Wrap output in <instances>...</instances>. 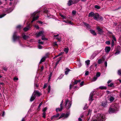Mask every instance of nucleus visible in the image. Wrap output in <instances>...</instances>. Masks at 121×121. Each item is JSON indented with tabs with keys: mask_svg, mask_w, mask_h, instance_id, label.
Segmentation results:
<instances>
[{
	"mask_svg": "<svg viewBox=\"0 0 121 121\" xmlns=\"http://www.w3.org/2000/svg\"><path fill=\"white\" fill-rule=\"evenodd\" d=\"M41 93L38 91L35 90L33 92L32 95L30 99V101H32L37 96L39 97L41 95Z\"/></svg>",
	"mask_w": 121,
	"mask_h": 121,
	"instance_id": "obj_1",
	"label": "nucleus"
},
{
	"mask_svg": "<svg viewBox=\"0 0 121 121\" xmlns=\"http://www.w3.org/2000/svg\"><path fill=\"white\" fill-rule=\"evenodd\" d=\"M39 11H36L31 14V17L32 18L31 22V23L37 20L39 17Z\"/></svg>",
	"mask_w": 121,
	"mask_h": 121,
	"instance_id": "obj_2",
	"label": "nucleus"
},
{
	"mask_svg": "<svg viewBox=\"0 0 121 121\" xmlns=\"http://www.w3.org/2000/svg\"><path fill=\"white\" fill-rule=\"evenodd\" d=\"M96 117L97 119H95L93 121H103L105 118V117L102 114H98Z\"/></svg>",
	"mask_w": 121,
	"mask_h": 121,
	"instance_id": "obj_3",
	"label": "nucleus"
},
{
	"mask_svg": "<svg viewBox=\"0 0 121 121\" xmlns=\"http://www.w3.org/2000/svg\"><path fill=\"white\" fill-rule=\"evenodd\" d=\"M94 20L97 21H102L103 20V18L99 15V14L97 13H95L93 17Z\"/></svg>",
	"mask_w": 121,
	"mask_h": 121,
	"instance_id": "obj_4",
	"label": "nucleus"
},
{
	"mask_svg": "<svg viewBox=\"0 0 121 121\" xmlns=\"http://www.w3.org/2000/svg\"><path fill=\"white\" fill-rule=\"evenodd\" d=\"M65 101L64 104L65 108L68 109L69 108L71 105V102L68 99H65Z\"/></svg>",
	"mask_w": 121,
	"mask_h": 121,
	"instance_id": "obj_5",
	"label": "nucleus"
},
{
	"mask_svg": "<svg viewBox=\"0 0 121 121\" xmlns=\"http://www.w3.org/2000/svg\"><path fill=\"white\" fill-rule=\"evenodd\" d=\"M21 37L17 35V33L16 32H15L13 36V39L14 41L19 40Z\"/></svg>",
	"mask_w": 121,
	"mask_h": 121,
	"instance_id": "obj_6",
	"label": "nucleus"
},
{
	"mask_svg": "<svg viewBox=\"0 0 121 121\" xmlns=\"http://www.w3.org/2000/svg\"><path fill=\"white\" fill-rule=\"evenodd\" d=\"M69 115V114L68 113H66L65 114L64 113H62L59 117V119L62 118L63 117H64L65 118H67Z\"/></svg>",
	"mask_w": 121,
	"mask_h": 121,
	"instance_id": "obj_7",
	"label": "nucleus"
},
{
	"mask_svg": "<svg viewBox=\"0 0 121 121\" xmlns=\"http://www.w3.org/2000/svg\"><path fill=\"white\" fill-rule=\"evenodd\" d=\"M44 32L43 31H41L39 32L38 33L36 34V37L38 38L39 37L42 36L43 35Z\"/></svg>",
	"mask_w": 121,
	"mask_h": 121,
	"instance_id": "obj_8",
	"label": "nucleus"
},
{
	"mask_svg": "<svg viewBox=\"0 0 121 121\" xmlns=\"http://www.w3.org/2000/svg\"><path fill=\"white\" fill-rule=\"evenodd\" d=\"M93 93H94L91 92L89 98V100L90 101H92L93 100V98L94 97H93L94 95Z\"/></svg>",
	"mask_w": 121,
	"mask_h": 121,
	"instance_id": "obj_9",
	"label": "nucleus"
},
{
	"mask_svg": "<svg viewBox=\"0 0 121 121\" xmlns=\"http://www.w3.org/2000/svg\"><path fill=\"white\" fill-rule=\"evenodd\" d=\"M115 111V110L114 108H110L109 109V113L114 112Z\"/></svg>",
	"mask_w": 121,
	"mask_h": 121,
	"instance_id": "obj_10",
	"label": "nucleus"
},
{
	"mask_svg": "<svg viewBox=\"0 0 121 121\" xmlns=\"http://www.w3.org/2000/svg\"><path fill=\"white\" fill-rule=\"evenodd\" d=\"M48 57V56L47 55H46L44 56L41 59V60L39 62L40 63H41L42 62H44L46 59Z\"/></svg>",
	"mask_w": 121,
	"mask_h": 121,
	"instance_id": "obj_11",
	"label": "nucleus"
},
{
	"mask_svg": "<svg viewBox=\"0 0 121 121\" xmlns=\"http://www.w3.org/2000/svg\"><path fill=\"white\" fill-rule=\"evenodd\" d=\"M95 14V13L93 12H91L90 13H89L88 15V17H93Z\"/></svg>",
	"mask_w": 121,
	"mask_h": 121,
	"instance_id": "obj_12",
	"label": "nucleus"
},
{
	"mask_svg": "<svg viewBox=\"0 0 121 121\" xmlns=\"http://www.w3.org/2000/svg\"><path fill=\"white\" fill-rule=\"evenodd\" d=\"M31 27L30 25H29L28 26H27L26 27L24 28V30L25 31H26L28 30H29Z\"/></svg>",
	"mask_w": 121,
	"mask_h": 121,
	"instance_id": "obj_13",
	"label": "nucleus"
},
{
	"mask_svg": "<svg viewBox=\"0 0 121 121\" xmlns=\"http://www.w3.org/2000/svg\"><path fill=\"white\" fill-rule=\"evenodd\" d=\"M73 4H74L73 1L71 0H69L67 4L69 6H70Z\"/></svg>",
	"mask_w": 121,
	"mask_h": 121,
	"instance_id": "obj_14",
	"label": "nucleus"
},
{
	"mask_svg": "<svg viewBox=\"0 0 121 121\" xmlns=\"http://www.w3.org/2000/svg\"><path fill=\"white\" fill-rule=\"evenodd\" d=\"M63 109V106H60V108H57L56 109V111L57 112H59L61 111H62Z\"/></svg>",
	"mask_w": 121,
	"mask_h": 121,
	"instance_id": "obj_15",
	"label": "nucleus"
},
{
	"mask_svg": "<svg viewBox=\"0 0 121 121\" xmlns=\"http://www.w3.org/2000/svg\"><path fill=\"white\" fill-rule=\"evenodd\" d=\"M110 50V48L109 47H106L105 48V50L106 52H108Z\"/></svg>",
	"mask_w": 121,
	"mask_h": 121,
	"instance_id": "obj_16",
	"label": "nucleus"
},
{
	"mask_svg": "<svg viewBox=\"0 0 121 121\" xmlns=\"http://www.w3.org/2000/svg\"><path fill=\"white\" fill-rule=\"evenodd\" d=\"M65 73L66 75H67L69 72L71 70L69 69L68 68H66L65 69Z\"/></svg>",
	"mask_w": 121,
	"mask_h": 121,
	"instance_id": "obj_17",
	"label": "nucleus"
},
{
	"mask_svg": "<svg viewBox=\"0 0 121 121\" xmlns=\"http://www.w3.org/2000/svg\"><path fill=\"white\" fill-rule=\"evenodd\" d=\"M22 36L23 39L25 40L27 39L29 37L28 36H26L24 34H22Z\"/></svg>",
	"mask_w": 121,
	"mask_h": 121,
	"instance_id": "obj_18",
	"label": "nucleus"
},
{
	"mask_svg": "<svg viewBox=\"0 0 121 121\" xmlns=\"http://www.w3.org/2000/svg\"><path fill=\"white\" fill-rule=\"evenodd\" d=\"M97 29L99 32L100 33H103V32L102 29L99 27H97Z\"/></svg>",
	"mask_w": 121,
	"mask_h": 121,
	"instance_id": "obj_19",
	"label": "nucleus"
},
{
	"mask_svg": "<svg viewBox=\"0 0 121 121\" xmlns=\"http://www.w3.org/2000/svg\"><path fill=\"white\" fill-rule=\"evenodd\" d=\"M91 33L94 35H96V33L94 31L92 30H90Z\"/></svg>",
	"mask_w": 121,
	"mask_h": 121,
	"instance_id": "obj_20",
	"label": "nucleus"
},
{
	"mask_svg": "<svg viewBox=\"0 0 121 121\" xmlns=\"http://www.w3.org/2000/svg\"><path fill=\"white\" fill-rule=\"evenodd\" d=\"M99 88L101 90L106 89H107V87L106 86H100Z\"/></svg>",
	"mask_w": 121,
	"mask_h": 121,
	"instance_id": "obj_21",
	"label": "nucleus"
},
{
	"mask_svg": "<svg viewBox=\"0 0 121 121\" xmlns=\"http://www.w3.org/2000/svg\"><path fill=\"white\" fill-rule=\"evenodd\" d=\"M59 116L60 114L59 113H57L56 115H55L52 117L51 118L52 119H53L55 117H58Z\"/></svg>",
	"mask_w": 121,
	"mask_h": 121,
	"instance_id": "obj_22",
	"label": "nucleus"
},
{
	"mask_svg": "<svg viewBox=\"0 0 121 121\" xmlns=\"http://www.w3.org/2000/svg\"><path fill=\"white\" fill-rule=\"evenodd\" d=\"M81 82V80H76L75 81L74 84H77V83L78 82L79 83L80 82Z\"/></svg>",
	"mask_w": 121,
	"mask_h": 121,
	"instance_id": "obj_23",
	"label": "nucleus"
},
{
	"mask_svg": "<svg viewBox=\"0 0 121 121\" xmlns=\"http://www.w3.org/2000/svg\"><path fill=\"white\" fill-rule=\"evenodd\" d=\"M114 98L112 96H111L109 99V100L111 102H112L114 100Z\"/></svg>",
	"mask_w": 121,
	"mask_h": 121,
	"instance_id": "obj_24",
	"label": "nucleus"
},
{
	"mask_svg": "<svg viewBox=\"0 0 121 121\" xmlns=\"http://www.w3.org/2000/svg\"><path fill=\"white\" fill-rule=\"evenodd\" d=\"M84 26L87 28H90V26L87 23H84Z\"/></svg>",
	"mask_w": 121,
	"mask_h": 121,
	"instance_id": "obj_25",
	"label": "nucleus"
},
{
	"mask_svg": "<svg viewBox=\"0 0 121 121\" xmlns=\"http://www.w3.org/2000/svg\"><path fill=\"white\" fill-rule=\"evenodd\" d=\"M117 74L121 76V69L118 70L117 72Z\"/></svg>",
	"mask_w": 121,
	"mask_h": 121,
	"instance_id": "obj_26",
	"label": "nucleus"
},
{
	"mask_svg": "<svg viewBox=\"0 0 121 121\" xmlns=\"http://www.w3.org/2000/svg\"><path fill=\"white\" fill-rule=\"evenodd\" d=\"M69 49L68 48H64V51L65 52L67 53H68L69 51Z\"/></svg>",
	"mask_w": 121,
	"mask_h": 121,
	"instance_id": "obj_27",
	"label": "nucleus"
},
{
	"mask_svg": "<svg viewBox=\"0 0 121 121\" xmlns=\"http://www.w3.org/2000/svg\"><path fill=\"white\" fill-rule=\"evenodd\" d=\"M114 83H111L110 84H108V86L110 87H111L114 86Z\"/></svg>",
	"mask_w": 121,
	"mask_h": 121,
	"instance_id": "obj_28",
	"label": "nucleus"
},
{
	"mask_svg": "<svg viewBox=\"0 0 121 121\" xmlns=\"http://www.w3.org/2000/svg\"><path fill=\"white\" fill-rule=\"evenodd\" d=\"M42 40H47L48 39L47 38H45V36L43 35L42 36Z\"/></svg>",
	"mask_w": 121,
	"mask_h": 121,
	"instance_id": "obj_29",
	"label": "nucleus"
},
{
	"mask_svg": "<svg viewBox=\"0 0 121 121\" xmlns=\"http://www.w3.org/2000/svg\"><path fill=\"white\" fill-rule=\"evenodd\" d=\"M48 93H49L51 90V87L50 86H48Z\"/></svg>",
	"mask_w": 121,
	"mask_h": 121,
	"instance_id": "obj_30",
	"label": "nucleus"
},
{
	"mask_svg": "<svg viewBox=\"0 0 121 121\" xmlns=\"http://www.w3.org/2000/svg\"><path fill=\"white\" fill-rule=\"evenodd\" d=\"M90 61L89 60H88L85 61V63L87 65H88L90 64Z\"/></svg>",
	"mask_w": 121,
	"mask_h": 121,
	"instance_id": "obj_31",
	"label": "nucleus"
},
{
	"mask_svg": "<svg viewBox=\"0 0 121 121\" xmlns=\"http://www.w3.org/2000/svg\"><path fill=\"white\" fill-rule=\"evenodd\" d=\"M106 103L105 102H103L102 104V106L104 107H105L106 106Z\"/></svg>",
	"mask_w": 121,
	"mask_h": 121,
	"instance_id": "obj_32",
	"label": "nucleus"
},
{
	"mask_svg": "<svg viewBox=\"0 0 121 121\" xmlns=\"http://www.w3.org/2000/svg\"><path fill=\"white\" fill-rule=\"evenodd\" d=\"M97 54H92V56H91V58H92V59H93L97 55Z\"/></svg>",
	"mask_w": 121,
	"mask_h": 121,
	"instance_id": "obj_33",
	"label": "nucleus"
},
{
	"mask_svg": "<svg viewBox=\"0 0 121 121\" xmlns=\"http://www.w3.org/2000/svg\"><path fill=\"white\" fill-rule=\"evenodd\" d=\"M79 0H73V1L74 4H76L79 1Z\"/></svg>",
	"mask_w": 121,
	"mask_h": 121,
	"instance_id": "obj_34",
	"label": "nucleus"
},
{
	"mask_svg": "<svg viewBox=\"0 0 121 121\" xmlns=\"http://www.w3.org/2000/svg\"><path fill=\"white\" fill-rule=\"evenodd\" d=\"M102 60L101 59H99V60L98 61V63L99 64H101L102 62Z\"/></svg>",
	"mask_w": 121,
	"mask_h": 121,
	"instance_id": "obj_35",
	"label": "nucleus"
},
{
	"mask_svg": "<svg viewBox=\"0 0 121 121\" xmlns=\"http://www.w3.org/2000/svg\"><path fill=\"white\" fill-rule=\"evenodd\" d=\"M46 112H43V117L44 118H45L46 117Z\"/></svg>",
	"mask_w": 121,
	"mask_h": 121,
	"instance_id": "obj_36",
	"label": "nucleus"
},
{
	"mask_svg": "<svg viewBox=\"0 0 121 121\" xmlns=\"http://www.w3.org/2000/svg\"><path fill=\"white\" fill-rule=\"evenodd\" d=\"M95 8L97 9H100V7L99 6H98V5H95Z\"/></svg>",
	"mask_w": 121,
	"mask_h": 121,
	"instance_id": "obj_37",
	"label": "nucleus"
},
{
	"mask_svg": "<svg viewBox=\"0 0 121 121\" xmlns=\"http://www.w3.org/2000/svg\"><path fill=\"white\" fill-rule=\"evenodd\" d=\"M60 16L62 17L63 19H65L66 18V17L62 14H60Z\"/></svg>",
	"mask_w": 121,
	"mask_h": 121,
	"instance_id": "obj_38",
	"label": "nucleus"
},
{
	"mask_svg": "<svg viewBox=\"0 0 121 121\" xmlns=\"http://www.w3.org/2000/svg\"><path fill=\"white\" fill-rule=\"evenodd\" d=\"M6 14H3L1 15H0V18H1L4 17L6 15Z\"/></svg>",
	"mask_w": 121,
	"mask_h": 121,
	"instance_id": "obj_39",
	"label": "nucleus"
},
{
	"mask_svg": "<svg viewBox=\"0 0 121 121\" xmlns=\"http://www.w3.org/2000/svg\"><path fill=\"white\" fill-rule=\"evenodd\" d=\"M112 38L115 41H116V38L115 37V36L114 35H112Z\"/></svg>",
	"mask_w": 121,
	"mask_h": 121,
	"instance_id": "obj_40",
	"label": "nucleus"
},
{
	"mask_svg": "<svg viewBox=\"0 0 121 121\" xmlns=\"http://www.w3.org/2000/svg\"><path fill=\"white\" fill-rule=\"evenodd\" d=\"M100 75V73L99 72H97L96 74V76L97 77H99Z\"/></svg>",
	"mask_w": 121,
	"mask_h": 121,
	"instance_id": "obj_41",
	"label": "nucleus"
},
{
	"mask_svg": "<svg viewBox=\"0 0 121 121\" xmlns=\"http://www.w3.org/2000/svg\"><path fill=\"white\" fill-rule=\"evenodd\" d=\"M87 108V104H86L83 109L84 110H86Z\"/></svg>",
	"mask_w": 121,
	"mask_h": 121,
	"instance_id": "obj_42",
	"label": "nucleus"
},
{
	"mask_svg": "<svg viewBox=\"0 0 121 121\" xmlns=\"http://www.w3.org/2000/svg\"><path fill=\"white\" fill-rule=\"evenodd\" d=\"M38 43L39 44H43V42L42 41H41L40 40H39L38 41Z\"/></svg>",
	"mask_w": 121,
	"mask_h": 121,
	"instance_id": "obj_43",
	"label": "nucleus"
},
{
	"mask_svg": "<svg viewBox=\"0 0 121 121\" xmlns=\"http://www.w3.org/2000/svg\"><path fill=\"white\" fill-rule=\"evenodd\" d=\"M52 73H51L49 75V79L48 80L49 81L51 79V76L52 75Z\"/></svg>",
	"mask_w": 121,
	"mask_h": 121,
	"instance_id": "obj_44",
	"label": "nucleus"
},
{
	"mask_svg": "<svg viewBox=\"0 0 121 121\" xmlns=\"http://www.w3.org/2000/svg\"><path fill=\"white\" fill-rule=\"evenodd\" d=\"M97 78L96 77H94L93 79V81H95L97 79Z\"/></svg>",
	"mask_w": 121,
	"mask_h": 121,
	"instance_id": "obj_45",
	"label": "nucleus"
},
{
	"mask_svg": "<svg viewBox=\"0 0 121 121\" xmlns=\"http://www.w3.org/2000/svg\"><path fill=\"white\" fill-rule=\"evenodd\" d=\"M53 45L54 47L57 46V47L58 46V45L56 42H55L53 43Z\"/></svg>",
	"mask_w": 121,
	"mask_h": 121,
	"instance_id": "obj_46",
	"label": "nucleus"
},
{
	"mask_svg": "<svg viewBox=\"0 0 121 121\" xmlns=\"http://www.w3.org/2000/svg\"><path fill=\"white\" fill-rule=\"evenodd\" d=\"M91 110H89L88 111V113L87 114V115H90L91 113Z\"/></svg>",
	"mask_w": 121,
	"mask_h": 121,
	"instance_id": "obj_47",
	"label": "nucleus"
},
{
	"mask_svg": "<svg viewBox=\"0 0 121 121\" xmlns=\"http://www.w3.org/2000/svg\"><path fill=\"white\" fill-rule=\"evenodd\" d=\"M47 109V107H46L44 108H43V112H45V111H46Z\"/></svg>",
	"mask_w": 121,
	"mask_h": 121,
	"instance_id": "obj_48",
	"label": "nucleus"
},
{
	"mask_svg": "<svg viewBox=\"0 0 121 121\" xmlns=\"http://www.w3.org/2000/svg\"><path fill=\"white\" fill-rule=\"evenodd\" d=\"M72 13L73 15H75L76 13V12L75 11L73 10L72 11Z\"/></svg>",
	"mask_w": 121,
	"mask_h": 121,
	"instance_id": "obj_49",
	"label": "nucleus"
},
{
	"mask_svg": "<svg viewBox=\"0 0 121 121\" xmlns=\"http://www.w3.org/2000/svg\"><path fill=\"white\" fill-rule=\"evenodd\" d=\"M38 48L39 49H42L43 47L40 45H39L38 46Z\"/></svg>",
	"mask_w": 121,
	"mask_h": 121,
	"instance_id": "obj_50",
	"label": "nucleus"
},
{
	"mask_svg": "<svg viewBox=\"0 0 121 121\" xmlns=\"http://www.w3.org/2000/svg\"><path fill=\"white\" fill-rule=\"evenodd\" d=\"M106 43L108 44H109L110 43V42L109 41H107L106 42Z\"/></svg>",
	"mask_w": 121,
	"mask_h": 121,
	"instance_id": "obj_51",
	"label": "nucleus"
},
{
	"mask_svg": "<svg viewBox=\"0 0 121 121\" xmlns=\"http://www.w3.org/2000/svg\"><path fill=\"white\" fill-rule=\"evenodd\" d=\"M63 102V100L62 101H61V103L60 104V106L62 107L63 106L62 105V104Z\"/></svg>",
	"mask_w": 121,
	"mask_h": 121,
	"instance_id": "obj_52",
	"label": "nucleus"
},
{
	"mask_svg": "<svg viewBox=\"0 0 121 121\" xmlns=\"http://www.w3.org/2000/svg\"><path fill=\"white\" fill-rule=\"evenodd\" d=\"M89 74V72L88 71H86L85 73V75L86 76L88 75Z\"/></svg>",
	"mask_w": 121,
	"mask_h": 121,
	"instance_id": "obj_53",
	"label": "nucleus"
},
{
	"mask_svg": "<svg viewBox=\"0 0 121 121\" xmlns=\"http://www.w3.org/2000/svg\"><path fill=\"white\" fill-rule=\"evenodd\" d=\"M42 104V102H41L39 104V105L38 106V108H39L40 107V106Z\"/></svg>",
	"mask_w": 121,
	"mask_h": 121,
	"instance_id": "obj_54",
	"label": "nucleus"
},
{
	"mask_svg": "<svg viewBox=\"0 0 121 121\" xmlns=\"http://www.w3.org/2000/svg\"><path fill=\"white\" fill-rule=\"evenodd\" d=\"M84 83V82L83 81L81 83H80V85L81 86H82Z\"/></svg>",
	"mask_w": 121,
	"mask_h": 121,
	"instance_id": "obj_55",
	"label": "nucleus"
},
{
	"mask_svg": "<svg viewBox=\"0 0 121 121\" xmlns=\"http://www.w3.org/2000/svg\"><path fill=\"white\" fill-rule=\"evenodd\" d=\"M18 79L16 77H14V80H17Z\"/></svg>",
	"mask_w": 121,
	"mask_h": 121,
	"instance_id": "obj_56",
	"label": "nucleus"
},
{
	"mask_svg": "<svg viewBox=\"0 0 121 121\" xmlns=\"http://www.w3.org/2000/svg\"><path fill=\"white\" fill-rule=\"evenodd\" d=\"M3 69L5 71H7V68L6 67L4 68Z\"/></svg>",
	"mask_w": 121,
	"mask_h": 121,
	"instance_id": "obj_57",
	"label": "nucleus"
},
{
	"mask_svg": "<svg viewBox=\"0 0 121 121\" xmlns=\"http://www.w3.org/2000/svg\"><path fill=\"white\" fill-rule=\"evenodd\" d=\"M43 69H44L43 66H41V71H42L43 70Z\"/></svg>",
	"mask_w": 121,
	"mask_h": 121,
	"instance_id": "obj_58",
	"label": "nucleus"
},
{
	"mask_svg": "<svg viewBox=\"0 0 121 121\" xmlns=\"http://www.w3.org/2000/svg\"><path fill=\"white\" fill-rule=\"evenodd\" d=\"M105 66L106 67L107 66V63L106 61H105L104 63Z\"/></svg>",
	"mask_w": 121,
	"mask_h": 121,
	"instance_id": "obj_59",
	"label": "nucleus"
},
{
	"mask_svg": "<svg viewBox=\"0 0 121 121\" xmlns=\"http://www.w3.org/2000/svg\"><path fill=\"white\" fill-rule=\"evenodd\" d=\"M112 82V81L111 80H109L107 82V83L108 84H109L110 82Z\"/></svg>",
	"mask_w": 121,
	"mask_h": 121,
	"instance_id": "obj_60",
	"label": "nucleus"
},
{
	"mask_svg": "<svg viewBox=\"0 0 121 121\" xmlns=\"http://www.w3.org/2000/svg\"><path fill=\"white\" fill-rule=\"evenodd\" d=\"M21 26L20 25H18L17 26V28L20 29L21 28Z\"/></svg>",
	"mask_w": 121,
	"mask_h": 121,
	"instance_id": "obj_61",
	"label": "nucleus"
},
{
	"mask_svg": "<svg viewBox=\"0 0 121 121\" xmlns=\"http://www.w3.org/2000/svg\"><path fill=\"white\" fill-rule=\"evenodd\" d=\"M62 53H60L58 55H57V56H56V57H57L58 56H61V55H62Z\"/></svg>",
	"mask_w": 121,
	"mask_h": 121,
	"instance_id": "obj_62",
	"label": "nucleus"
},
{
	"mask_svg": "<svg viewBox=\"0 0 121 121\" xmlns=\"http://www.w3.org/2000/svg\"><path fill=\"white\" fill-rule=\"evenodd\" d=\"M35 27L37 29H39V27L38 26H35Z\"/></svg>",
	"mask_w": 121,
	"mask_h": 121,
	"instance_id": "obj_63",
	"label": "nucleus"
},
{
	"mask_svg": "<svg viewBox=\"0 0 121 121\" xmlns=\"http://www.w3.org/2000/svg\"><path fill=\"white\" fill-rule=\"evenodd\" d=\"M114 42L113 40H112V46H113L114 45Z\"/></svg>",
	"mask_w": 121,
	"mask_h": 121,
	"instance_id": "obj_64",
	"label": "nucleus"
}]
</instances>
